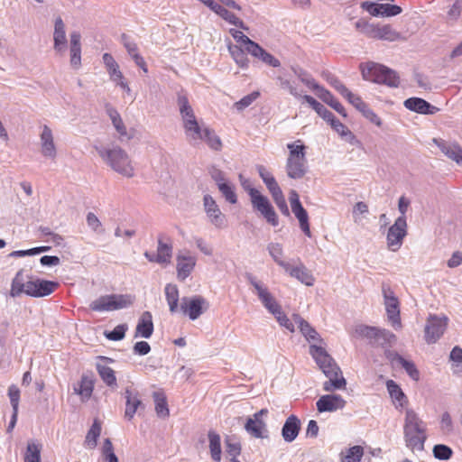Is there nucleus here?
<instances>
[{
    "label": "nucleus",
    "instance_id": "1",
    "mask_svg": "<svg viewBox=\"0 0 462 462\" xmlns=\"http://www.w3.org/2000/svg\"><path fill=\"white\" fill-rule=\"evenodd\" d=\"M310 353L315 359L319 367L324 374L328 378L323 383V390L326 392H333L335 390L344 389L346 381L342 375V372L335 360L322 347L316 345L310 346Z\"/></svg>",
    "mask_w": 462,
    "mask_h": 462
},
{
    "label": "nucleus",
    "instance_id": "2",
    "mask_svg": "<svg viewBox=\"0 0 462 462\" xmlns=\"http://www.w3.org/2000/svg\"><path fill=\"white\" fill-rule=\"evenodd\" d=\"M97 152L103 162L118 174L132 178L134 167L128 153L120 146H96Z\"/></svg>",
    "mask_w": 462,
    "mask_h": 462
},
{
    "label": "nucleus",
    "instance_id": "3",
    "mask_svg": "<svg viewBox=\"0 0 462 462\" xmlns=\"http://www.w3.org/2000/svg\"><path fill=\"white\" fill-rule=\"evenodd\" d=\"M406 446L411 450H423L426 441V423L412 409H407L403 424Z\"/></svg>",
    "mask_w": 462,
    "mask_h": 462
},
{
    "label": "nucleus",
    "instance_id": "4",
    "mask_svg": "<svg viewBox=\"0 0 462 462\" xmlns=\"http://www.w3.org/2000/svg\"><path fill=\"white\" fill-rule=\"evenodd\" d=\"M289 155L286 162V173L289 178L302 179L308 171L306 146L300 140L287 143Z\"/></svg>",
    "mask_w": 462,
    "mask_h": 462
},
{
    "label": "nucleus",
    "instance_id": "5",
    "mask_svg": "<svg viewBox=\"0 0 462 462\" xmlns=\"http://www.w3.org/2000/svg\"><path fill=\"white\" fill-rule=\"evenodd\" d=\"M363 79L378 84H384L390 88H397L400 84L396 71L386 66L368 62L360 65Z\"/></svg>",
    "mask_w": 462,
    "mask_h": 462
},
{
    "label": "nucleus",
    "instance_id": "6",
    "mask_svg": "<svg viewBox=\"0 0 462 462\" xmlns=\"http://www.w3.org/2000/svg\"><path fill=\"white\" fill-rule=\"evenodd\" d=\"M133 299L130 295L110 294L97 298L90 304V309L95 311H112L127 308L132 305Z\"/></svg>",
    "mask_w": 462,
    "mask_h": 462
},
{
    "label": "nucleus",
    "instance_id": "7",
    "mask_svg": "<svg viewBox=\"0 0 462 462\" xmlns=\"http://www.w3.org/2000/svg\"><path fill=\"white\" fill-rule=\"evenodd\" d=\"M362 32L368 38L387 41V42H404L406 37L397 32L390 24H374L365 23L363 25Z\"/></svg>",
    "mask_w": 462,
    "mask_h": 462
},
{
    "label": "nucleus",
    "instance_id": "8",
    "mask_svg": "<svg viewBox=\"0 0 462 462\" xmlns=\"http://www.w3.org/2000/svg\"><path fill=\"white\" fill-rule=\"evenodd\" d=\"M246 277L250 284L254 288V291L264 308L273 315L275 312L279 313L281 306L271 294L268 288L252 274L249 273Z\"/></svg>",
    "mask_w": 462,
    "mask_h": 462
},
{
    "label": "nucleus",
    "instance_id": "9",
    "mask_svg": "<svg viewBox=\"0 0 462 462\" xmlns=\"http://www.w3.org/2000/svg\"><path fill=\"white\" fill-rule=\"evenodd\" d=\"M407 235V222L405 217H399L394 224L388 229L386 240L388 248L396 252L402 245L403 239Z\"/></svg>",
    "mask_w": 462,
    "mask_h": 462
},
{
    "label": "nucleus",
    "instance_id": "10",
    "mask_svg": "<svg viewBox=\"0 0 462 462\" xmlns=\"http://www.w3.org/2000/svg\"><path fill=\"white\" fill-rule=\"evenodd\" d=\"M208 308V302L202 296L183 297L180 301V310L191 320L200 317Z\"/></svg>",
    "mask_w": 462,
    "mask_h": 462
},
{
    "label": "nucleus",
    "instance_id": "11",
    "mask_svg": "<svg viewBox=\"0 0 462 462\" xmlns=\"http://www.w3.org/2000/svg\"><path fill=\"white\" fill-rule=\"evenodd\" d=\"M383 295L389 321L395 329L401 328L402 323L398 299L394 296L393 291L386 286L383 287Z\"/></svg>",
    "mask_w": 462,
    "mask_h": 462
},
{
    "label": "nucleus",
    "instance_id": "12",
    "mask_svg": "<svg viewBox=\"0 0 462 462\" xmlns=\"http://www.w3.org/2000/svg\"><path fill=\"white\" fill-rule=\"evenodd\" d=\"M251 203L253 208L258 211L268 224L273 226H277L279 225L278 215L266 196L263 194L254 196V200L251 201Z\"/></svg>",
    "mask_w": 462,
    "mask_h": 462
},
{
    "label": "nucleus",
    "instance_id": "13",
    "mask_svg": "<svg viewBox=\"0 0 462 462\" xmlns=\"http://www.w3.org/2000/svg\"><path fill=\"white\" fill-rule=\"evenodd\" d=\"M292 262L293 263H288V264L283 268L285 273L306 286H312L315 282V278L311 272L305 266L300 258L292 260Z\"/></svg>",
    "mask_w": 462,
    "mask_h": 462
},
{
    "label": "nucleus",
    "instance_id": "14",
    "mask_svg": "<svg viewBox=\"0 0 462 462\" xmlns=\"http://www.w3.org/2000/svg\"><path fill=\"white\" fill-rule=\"evenodd\" d=\"M57 282L42 280L39 278L27 281L26 295L35 298H42L51 294L57 288Z\"/></svg>",
    "mask_w": 462,
    "mask_h": 462
},
{
    "label": "nucleus",
    "instance_id": "15",
    "mask_svg": "<svg viewBox=\"0 0 462 462\" xmlns=\"http://www.w3.org/2000/svg\"><path fill=\"white\" fill-rule=\"evenodd\" d=\"M448 319L430 315L425 326V340L429 344L435 343L444 333L447 328Z\"/></svg>",
    "mask_w": 462,
    "mask_h": 462
},
{
    "label": "nucleus",
    "instance_id": "16",
    "mask_svg": "<svg viewBox=\"0 0 462 462\" xmlns=\"http://www.w3.org/2000/svg\"><path fill=\"white\" fill-rule=\"evenodd\" d=\"M204 210L209 219V222L217 228L226 226V216L221 212L216 200L208 194L203 198Z\"/></svg>",
    "mask_w": 462,
    "mask_h": 462
},
{
    "label": "nucleus",
    "instance_id": "17",
    "mask_svg": "<svg viewBox=\"0 0 462 462\" xmlns=\"http://www.w3.org/2000/svg\"><path fill=\"white\" fill-rule=\"evenodd\" d=\"M361 7L373 16L391 17L400 14L402 11L399 5L369 1L363 2Z\"/></svg>",
    "mask_w": 462,
    "mask_h": 462
},
{
    "label": "nucleus",
    "instance_id": "18",
    "mask_svg": "<svg viewBox=\"0 0 462 462\" xmlns=\"http://www.w3.org/2000/svg\"><path fill=\"white\" fill-rule=\"evenodd\" d=\"M197 263V258L190 255L189 252L179 253L176 256L177 278L183 282L193 272Z\"/></svg>",
    "mask_w": 462,
    "mask_h": 462
},
{
    "label": "nucleus",
    "instance_id": "19",
    "mask_svg": "<svg viewBox=\"0 0 462 462\" xmlns=\"http://www.w3.org/2000/svg\"><path fill=\"white\" fill-rule=\"evenodd\" d=\"M346 402L339 394L322 395L316 402L319 412H333L342 410Z\"/></svg>",
    "mask_w": 462,
    "mask_h": 462
},
{
    "label": "nucleus",
    "instance_id": "20",
    "mask_svg": "<svg viewBox=\"0 0 462 462\" xmlns=\"http://www.w3.org/2000/svg\"><path fill=\"white\" fill-rule=\"evenodd\" d=\"M41 153L43 157L54 160L57 156V148L51 129L43 125L40 134Z\"/></svg>",
    "mask_w": 462,
    "mask_h": 462
},
{
    "label": "nucleus",
    "instance_id": "21",
    "mask_svg": "<svg viewBox=\"0 0 462 462\" xmlns=\"http://www.w3.org/2000/svg\"><path fill=\"white\" fill-rule=\"evenodd\" d=\"M208 128L207 125L200 124L198 120L189 121L183 125L186 139L193 146L202 142V137Z\"/></svg>",
    "mask_w": 462,
    "mask_h": 462
},
{
    "label": "nucleus",
    "instance_id": "22",
    "mask_svg": "<svg viewBox=\"0 0 462 462\" xmlns=\"http://www.w3.org/2000/svg\"><path fill=\"white\" fill-rule=\"evenodd\" d=\"M208 6L213 12L222 17L224 20L231 24H234L241 29L247 30L248 28L245 25L244 22L240 20L236 14L229 12L224 6L220 5L214 0H203L202 2Z\"/></svg>",
    "mask_w": 462,
    "mask_h": 462
},
{
    "label": "nucleus",
    "instance_id": "23",
    "mask_svg": "<svg viewBox=\"0 0 462 462\" xmlns=\"http://www.w3.org/2000/svg\"><path fill=\"white\" fill-rule=\"evenodd\" d=\"M125 398V418L131 420L138 409H144L137 391L126 388L124 393Z\"/></svg>",
    "mask_w": 462,
    "mask_h": 462
},
{
    "label": "nucleus",
    "instance_id": "24",
    "mask_svg": "<svg viewBox=\"0 0 462 462\" xmlns=\"http://www.w3.org/2000/svg\"><path fill=\"white\" fill-rule=\"evenodd\" d=\"M176 102L181 117L182 125H186L189 121L197 120L194 110L189 101L188 95L184 90L177 92Z\"/></svg>",
    "mask_w": 462,
    "mask_h": 462
},
{
    "label": "nucleus",
    "instance_id": "25",
    "mask_svg": "<svg viewBox=\"0 0 462 462\" xmlns=\"http://www.w3.org/2000/svg\"><path fill=\"white\" fill-rule=\"evenodd\" d=\"M347 101L353 105L358 111L362 113V115L368 119L371 123L374 124L377 126L382 125L381 118L365 104L362 98L355 94H352Z\"/></svg>",
    "mask_w": 462,
    "mask_h": 462
},
{
    "label": "nucleus",
    "instance_id": "26",
    "mask_svg": "<svg viewBox=\"0 0 462 462\" xmlns=\"http://www.w3.org/2000/svg\"><path fill=\"white\" fill-rule=\"evenodd\" d=\"M404 106L411 111L423 115H433L439 111L438 107L420 97H410L406 99L404 101Z\"/></svg>",
    "mask_w": 462,
    "mask_h": 462
},
{
    "label": "nucleus",
    "instance_id": "27",
    "mask_svg": "<svg viewBox=\"0 0 462 462\" xmlns=\"http://www.w3.org/2000/svg\"><path fill=\"white\" fill-rule=\"evenodd\" d=\"M245 429L249 435L256 439H264L268 437L266 423L255 417H249L245 425Z\"/></svg>",
    "mask_w": 462,
    "mask_h": 462
},
{
    "label": "nucleus",
    "instance_id": "28",
    "mask_svg": "<svg viewBox=\"0 0 462 462\" xmlns=\"http://www.w3.org/2000/svg\"><path fill=\"white\" fill-rule=\"evenodd\" d=\"M293 321L298 326L300 333L306 338L307 341L310 342H321L322 338L319 334L316 331V329L311 327V325L301 318L299 314L292 315Z\"/></svg>",
    "mask_w": 462,
    "mask_h": 462
},
{
    "label": "nucleus",
    "instance_id": "29",
    "mask_svg": "<svg viewBox=\"0 0 462 462\" xmlns=\"http://www.w3.org/2000/svg\"><path fill=\"white\" fill-rule=\"evenodd\" d=\"M300 430V420L295 415L289 416L282 429V436L286 442H292Z\"/></svg>",
    "mask_w": 462,
    "mask_h": 462
},
{
    "label": "nucleus",
    "instance_id": "30",
    "mask_svg": "<svg viewBox=\"0 0 462 462\" xmlns=\"http://www.w3.org/2000/svg\"><path fill=\"white\" fill-rule=\"evenodd\" d=\"M153 332L152 316L150 311H144L139 318L134 337L149 338Z\"/></svg>",
    "mask_w": 462,
    "mask_h": 462
},
{
    "label": "nucleus",
    "instance_id": "31",
    "mask_svg": "<svg viewBox=\"0 0 462 462\" xmlns=\"http://www.w3.org/2000/svg\"><path fill=\"white\" fill-rule=\"evenodd\" d=\"M54 50L62 52L66 50L67 39L65 32V24L60 17H57L54 23Z\"/></svg>",
    "mask_w": 462,
    "mask_h": 462
},
{
    "label": "nucleus",
    "instance_id": "32",
    "mask_svg": "<svg viewBox=\"0 0 462 462\" xmlns=\"http://www.w3.org/2000/svg\"><path fill=\"white\" fill-rule=\"evenodd\" d=\"M93 389V380L85 374L81 376L80 382L73 386L74 393L80 396L82 402H86L91 397Z\"/></svg>",
    "mask_w": 462,
    "mask_h": 462
},
{
    "label": "nucleus",
    "instance_id": "33",
    "mask_svg": "<svg viewBox=\"0 0 462 462\" xmlns=\"http://www.w3.org/2000/svg\"><path fill=\"white\" fill-rule=\"evenodd\" d=\"M248 53L272 67L277 68L281 65L278 59L263 50L258 43L252 45V49H249Z\"/></svg>",
    "mask_w": 462,
    "mask_h": 462
},
{
    "label": "nucleus",
    "instance_id": "34",
    "mask_svg": "<svg viewBox=\"0 0 462 462\" xmlns=\"http://www.w3.org/2000/svg\"><path fill=\"white\" fill-rule=\"evenodd\" d=\"M438 146L446 156L458 164H462V148L457 143L441 141L438 143Z\"/></svg>",
    "mask_w": 462,
    "mask_h": 462
},
{
    "label": "nucleus",
    "instance_id": "35",
    "mask_svg": "<svg viewBox=\"0 0 462 462\" xmlns=\"http://www.w3.org/2000/svg\"><path fill=\"white\" fill-rule=\"evenodd\" d=\"M228 51L235 60V62L241 68L245 69L248 67L249 60L245 53V46L235 45L231 42L227 44Z\"/></svg>",
    "mask_w": 462,
    "mask_h": 462
},
{
    "label": "nucleus",
    "instance_id": "36",
    "mask_svg": "<svg viewBox=\"0 0 462 462\" xmlns=\"http://www.w3.org/2000/svg\"><path fill=\"white\" fill-rule=\"evenodd\" d=\"M387 356L391 358L392 361L398 362L411 379L415 381H418L420 379V372L416 368L414 363L404 359L402 356H400L397 353L389 352Z\"/></svg>",
    "mask_w": 462,
    "mask_h": 462
},
{
    "label": "nucleus",
    "instance_id": "37",
    "mask_svg": "<svg viewBox=\"0 0 462 462\" xmlns=\"http://www.w3.org/2000/svg\"><path fill=\"white\" fill-rule=\"evenodd\" d=\"M208 438L211 458L215 462H220L222 454L220 435L217 434L215 430H209L208 433Z\"/></svg>",
    "mask_w": 462,
    "mask_h": 462
},
{
    "label": "nucleus",
    "instance_id": "38",
    "mask_svg": "<svg viewBox=\"0 0 462 462\" xmlns=\"http://www.w3.org/2000/svg\"><path fill=\"white\" fill-rule=\"evenodd\" d=\"M152 398L155 402V411L158 417L166 419L170 416V411L168 408L167 399L163 393L154 392Z\"/></svg>",
    "mask_w": 462,
    "mask_h": 462
},
{
    "label": "nucleus",
    "instance_id": "39",
    "mask_svg": "<svg viewBox=\"0 0 462 462\" xmlns=\"http://www.w3.org/2000/svg\"><path fill=\"white\" fill-rule=\"evenodd\" d=\"M103 62L112 81H117V79L122 78L123 73L119 69V65L110 53L103 54Z\"/></svg>",
    "mask_w": 462,
    "mask_h": 462
},
{
    "label": "nucleus",
    "instance_id": "40",
    "mask_svg": "<svg viewBox=\"0 0 462 462\" xmlns=\"http://www.w3.org/2000/svg\"><path fill=\"white\" fill-rule=\"evenodd\" d=\"M166 300L169 305V310L171 313H175L179 309V290L175 284H167L164 289Z\"/></svg>",
    "mask_w": 462,
    "mask_h": 462
},
{
    "label": "nucleus",
    "instance_id": "41",
    "mask_svg": "<svg viewBox=\"0 0 462 462\" xmlns=\"http://www.w3.org/2000/svg\"><path fill=\"white\" fill-rule=\"evenodd\" d=\"M101 433V423L98 420H94V422L87 433L84 445L89 448L93 449L97 447V439Z\"/></svg>",
    "mask_w": 462,
    "mask_h": 462
},
{
    "label": "nucleus",
    "instance_id": "42",
    "mask_svg": "<svg viewBox=\"0 0 462 462\" xmlns=\"http://www.w3.org/2000/svg\"><path fill=\"white\" fill-rule=\"evenodd\" d=\"M172 255L171 245L163 243L162 239L158 240V247L156 254V263L160 264H168L171 263Z\"/></svg>",
    "mask_w": 462,
    "mask_h": 462
},
{
    "label": "nucleus",
    "instance_id": "43",
    "mask_svg": "<svg viewBox=\"0 0 462 462\" xmlns=\"http://www.w3.org/2000/svg\"><path fill=\"white\" fill-rule=\"evenodd\" d=\"M319 97L328 106H330L333 109H335L338 114L342 116L346 117V113L344 106L341 105L339 101H337L333 95L324 88L318 93Z\"/></svg>",
    "mask_w": 462,
    "mask_h": 462
},
{
    "label": "nucleus",
    "instance_id": "44",
    "mask_svg": "<svg viewBox=\"0 0 462 462\" xmlns=\"http://www.w3.org/2000/svg\"><path fill=\"white\" fill-rule=\"evenodd\" d=\"M42 444L35 440L28 441L24 462H41Z\"/></svg>",
    "mask_w": 462,
    "mask_h": 462
},
{
    "label": "nucleus",
    "instance_id": "45",
    "mask_svg": "<svg viewBox=\"0 0 462 462\" xmlns=\"http://www.w3.org/2000/svg\"><path fill=\"white\" fill-rule=\"evenodd\" d=\"M291 211L299 220L300 227L302 230V232L307 236L310 237L311 232L310 228L309 216L306 209L302 206H300L298 208H291Z\"/></svg>",
    "mask_w": 462,
    "mask_h": 462
},
{
    "label": "nucleus",
    "instance_id": "46",
    "mask_svg": "<svg viewBox=\"0 0 462 462\" xmlns=\"http://www.w3.org/2000/svg\"><path fill=\"white\" fill-rule=\"evenodd\" d=\"M97 370L99 376L106 384H107L110 387L116 386V378L115 375V372L111 367L106 365L97 364Z\"/></svg>",
    "mask_w": 462,
    "mask_h": 462
},
{
    "label": "nucleus",
    "instance_id": "47",
    "mask_svg": "<svg viewBox=\"0 0 462 462\" xmlns=\"http://www.w3.org/2000/svg\"><path fill=\"white\" fill-rule=\"evenodd\" d=\"M386 387L391 398L397 402L400 406H403V403L406 402V396L401 387L393 380H388Z\"/></svg>",
    "mask_w": 462,
    "mask_h": 462
},
{
    "label": "nucleus",
    "instance_id": "48",
    "mask_svg": "<svg viewBox=\"0 0 462 462\" xmlns=\"http://www.w3.org/2000/svg\"><path fill=\"white\" fill-rule=\"evenodd\" d=\"M452 361V372L455 375L462 377V348L455 346L449 356Z\"/></svg>",
    "mask_w": 462,
    "mask_h": 462
},
{
    "label": "nucleus",
    "instance_id": "49",
    "mask_svg": "<svg viewBox=\"0 0 462 462\" xmlns=\"http://www.w3.org/2000/svg\"><path fill=\"white\" fill-rule=\"evenodd\" d=\"M267 250L273 261L282 269L288 264L289 262H286L282 258L283 255V250L281 244L270 243L267 245Z\"/></svg>",
    "mask_w": 462,
    "mask_h": 462
},
{
    "label": "nucleus",
    "instance_id": "50",
    "mask_svg": "<svg viewBox=\"0 0 462 462\" xmlns=\"http://www.w3.org/2000/svg\"><path fill=\"white\" fill-rule=\"evenodd\" d=\"M106 111H107V114H108L111 121H112L114 127L117 131V133L121 136L127 135L126 127H125L119 113L115 108H113L111 106H109L106 109Z\"/></svg>",
    "mask_w": 462,
    "mask_h": 462
},
{
    "label": "nucleus",
    "instance_id": "51",
    "mask_svg": "<svg viewBox=\"0 0 462 462\" xmlns=\"http://www.w3.org/2000/svg\"><path fill=\"white\" fill-rule=\"evenodd\" d=\"M328 123L330 124L331 127L342 137H348L347 141L351 143H354L356 141L355 135L351 133V131L343 125L339 120L336 119L334 115L332 116V120H328Z\"/></svg>",
    "mask_w": 462,
    "mask_h": 462
},
{
    "label": "nucleus",
    "instance_id": "52",
    "mask_svg": "<svg viewBox=\"0 0 462 462\" xmlns=\"http://www.w3.org/2000/svg\"><path fill=\"white\" fill-rule=\"evenodd\" d=\"M26 285L27 282H23V273L21 271L18 272L12 282L10 295L12 297H17L23 292L26 294Z\"/></svg>",
    "mask_w": 462,
    "mask_h": 462
},
{
    "label": "nucleus",
    "instance_id": "53",
    "mask_svg": "<svg viewBox=\"0 0 462 462\" xmlns=\"http://www.w3.org/2000/svg\"><path fill=\"white\" fill-rule=\"evenodd\" d=\"M294 73L303 84H305L310 88L316 90L317 94L321 90V88H323V87L319 86L316 80L305 70L301 69L299 70L294 69Z\"/></svg>",
    "mask_w": 462,
    "mask_h": 462
},
{
    "label": "nucleus",
    "instance_id": "54",
    "mask_svg": "<svg viewBox=\"0 0 462 462\" xmlns=\"http://www.w3.org/2000/svg\"><path fill=\"white\" fill-rule=\"evenodd\" d=\"M202 142H205L215 151H219L222 148V142L220 138L216 134L215 131L209 127L206 130L205 134L202 137Z\"/></svg>",
    "mask_w": 462,
    "mask_h": 462
},
{
    "label": "nucleus",
    "instance_id": "55",
    "mask_svg": "<svg viewBox=\"0 0 462 462\" xmlns=\"http://www.w3.org/2000/svg\"><path fill=\"white\" fill-rule=\"evenodd\" d=\"M229 33L236 40V45L245 46V49L247 52H249V49H252V45H254L256 42H253L248 36L244 34L241 31L236 29H230Z\"/></svg>",
    "mask_w": 462,
    "mask_h": 462
},
{
    "label": "nucleus",
    "instance_id": "56",
    "mask_svg": "<svg viewBox=\"0 0 462 462\" xmlns=\"http://www.w3.org/2000/svg\"><path fill=\"white\" fill-rule=\"evenodd\" d=\"M396 341V337L393 333L391 331L384 329V328H379L377 337L375 338V344L378 346H391Z\"/></svg>",
    "mask_w": 462,
    "mask_h": 462
},
{
    "label": "nucleus",
    "instance_id": "57",
    "mask_svg": "<svg viewBox=\"0 0 462 462\" xmlns=\"http://www.w3.org/2000/svg\"><path fill=\"white\" fill-rule=\"evenodd\" d=\"M218 189L226 201L231 204H236L237 202V196L235 192V186L232 183L229 181L226 183H221L218 187Z\"/></svg>",
    "mask_w": 462,
    "mask_h": 462
},
{
    "label": "nucleus",
    "instance_id": "58",
    "mask_svg": "<svg viewBox=\"0 0 462 462\" xmlns=\"http://www.w3.org/2000/svg\"><path fill=\"white\" fill-rule=\"evenodd\" d=\"M88 226L96 234L102 235L105 232L103 225L97 215L93 212H88L86 217Z\"/></svg>",
    "mask_w": 462,
    "mask_h": 462
},
{
    "label": "nucleus",
    "instance_id": "59",
    "mask_svg": "<svg viewBox=\"0 0 462 462\" xmlns=\"http://www.w3.org/2000/svg\"><path fill=\"white\" fill-rule=\"evenodd\" d=\"M378 331L379 328L365 325H359L356 328V334H358L360 337L374 340V344H375V338L377 337Z\"/></svg>",
    "mask_w": 462,
    "mask_h": 462
},
{
    "label": "nucleus",
    "instance_id": "60",
    "mask_svg": "<svg viewBox=\"0 0 462 462\" xmlns=\"http://www.w3.org/2000/svg\"><path fill=\"white\" fill-rule=\"evenodd\" d=\"M364 454L361 446H354L346 451L342 462H359Z\"/></svg>",
    "mask_w": 462,
    "mask_h": 462
},
{
    "label": "nucleus",
    "instance_id": "61",
    "mask_svg": "<svg viewBox=\"0 0 462 462\" xmlns=\"http://www.w3.org/2000/svg\"><path fill=\"white\" fill-rule=\"evenodd\" d=\"M101 451L105 462H118V457L114 452V447L109 439L104 440Z\"/></svg>",
    "mask_w": 462,
    "mask_h": 462
},
{
    "label": "nucleus",
    "instance_id": "62",
    "mask_svg": "<svg viewBox=\"0 0 462 462\" xmlns=\"http://www.w3.org/2000/svg\"><path fill=\"white\" fill-rule=\"evenodd\" d=\"M453 454L452 449L443 444L435 445L433 448V455L436 458L439 460H447L451 457Z\"/></svg>",
    "mask_w": 462,
    "mask_h": 462
},
{
    "label": "nucleus",
    "instance_id": "63",
    "mask_svg": "<svg viewBox=\"0 0 462 462\" xmlns=\"http://www.w3.org/2000/svg\"><path fill=\"white\" fill-rule=\"evenodd\" d=\"M8 397L13 411L18 412L19 402H20V390L15 384H12L8 387Z\"/></svg>",
    "mask_w": 462,
    "mask_h": 462
},
{
    "label": "nucleus",
    "instance_id": "64",
    "mask_svg": "<svg viewBox=\"0 0 462 462\" xmlns=\"http://www.w3.org/2000/svg\"><path fill=\"white\" fill-rule=\"evenodd\" d=\"M276 80L279 83V86L282 89H287L291 95L295 97H300V94L298 92L297 88L291 85V81L286 79L283 75H278L276 77Z\"/></svg>",
    "mask_w": 462,
    "mask_h": 462
}]
</instances>
